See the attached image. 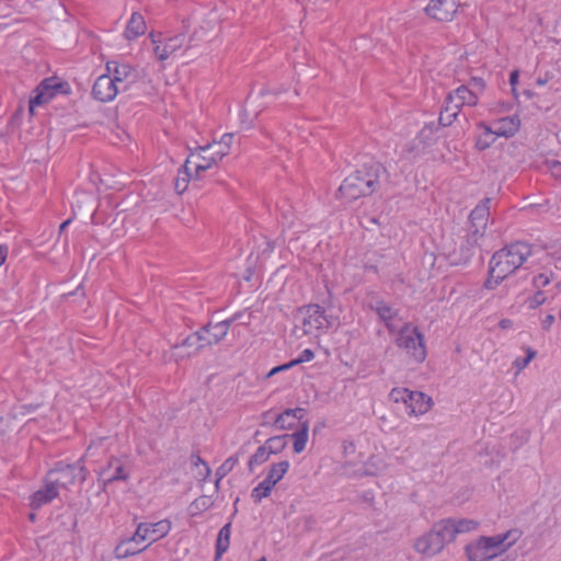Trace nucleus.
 Instances as JSON below:
<instances>
[{"instance_id": "nucleus-1", "label": "nucleus", "mask_w": 561, "mask_h": 561, "mask_svg": "<svg viewBox=\"0 0 561 561\" xmlns=\"http://www.w3.org/2000/svg\"><path fill=\"white\" fill-rule=\"evenodd\" d=\"M388 172L379 162L365 163L362 169L348 175L339 191L348 201L371 195L377 187L388 181Z\"/></svg>"}, {"instance_id": "nucleus-2", "label": "nucleus", "mask_w": 561, "mask_h": 561, "mask_svg": "<svg viewBox=\"0 0 561 561\" xmlns=\"http://www.w3.org/2000/svg\"><path fill=\"white\" fill-rule=\"evenodd\" d=\"M531 245L527 242L516 241L497 250L491 257L489 265L492 273L496 272L501 277H508L518 270L531 255Z\"/></svg>"}, {"instance_id": "nucleus-3", "label": "nucleus", "mask_w": 561, "mask_h": 561, "mask_svg": "<svg viewBox=\"0 0 561 561\" xmlns=\"http://www.w3.org/2000/svg\"><path fill=\"white\" fill-rule=\"evenodd\" d=\"M295 320L297 323L293 329V334L298 339L337 325V318L325 314L324 309L319 305H307L299 308Z\"/></svg>"}, {"instance_id": "nucleus-4", "label": "nucleus", "mask_w": 561, "mask_h": 561, "mask_svg": "<svg viewBox=\"0 0 561 561\" xmlns=\"http://www.w3.org/2000/svg\"><path fill=\"white\" fill-rule=\"evenodd\" d=\"M399 348L405 351L407 355L415 363H423L426 358L424 337L417 328H411L405 323L396 339Z\"/></svg>"}, {"instance_id": "nucleus-5", "label": "nucleus", "mask_w": 561, "mask_h": 561, "mask_svg": "<svg viewBox=\"0 0 561 561\" xmlns=\"http://www.w3.org/2000/svg\"><path fill=\"white\" fill-rule=\"evenodd\" d=\"M81 461L82 459L72 465L58 463L47 474L50 483H54L57 489H69L77 481L82 483L85 480V472Z\"/></svg>"}, {"instance_id": "nucleus-6", "label": "nucleus", "mask_w": 561, "mask_h": 561, "mask_svg": "<svg viewBox=\"0 0 561 561\" xmlns=\"http://www.w3.org/2000/svg\"><path fill=\"white\" fill-rule=\"evenodd\" d=\"M171 523L169 520H160L153 524L140 523L131 537V540H150L154 542L169 534Z\"/></svg>"}, {"instance_id": "nucleus-7", "label": "nucleus", "mask_w": 561, "mask_h": 561, "mask_svg": "<svg viewBox=\"0 0 561 561\" xmlns=\"http://www.w3.org/2000/svg\"><path fill=\"white\" fill-rule=\"evenodd\" d=\"M205 346L206 344L204 342L202 331L195 332L183 340L181 344H176L172 347L170 359L178 362L191 356L192 353H195Z\"/></svg>"}, {"instance_id": "nucleus-8", "label": "nucleus", "mask_w": 561, "mask_h": 561, "mask_svg": "<svg viewBox=\"0 0 561 561\" xmlns=\"http://www.w3.org/2000/svg\"><path fill=\"white\" fill-rule=\"evenodd\" d=\"M106 69L108 72L113 73L112 80L115 81V84H121L122 91H127L129 89V84L136 82L137 80V71L128 64H118L117 61H108L106 64Z\"/></svg>"}, {"instance_id": "nucleus-9", "label": "nucleus", "mask_w": 561, "mask_h": 561, "mask_svg": "<svg viewBox=\"0 0 561 561\" xmlns=\"http://www.w3.org/2000/svg\"><path fill=\"white\" fill-rule=\"evenodd\" d=\"M129 478V471L126 469L122 459L112 458L106 466L99 471V480L106 486L116 481H126Z\"/></svg>"}, {"instance_id": "nucleus-10", "label": "nucleus", "mask_w": 561, "mask_h": 561, "mask_svg": "<svg viewBox=\"0 0 561 561\" xmlns=\"http://www.w3.org/2000/svg\"><path fill=\"white\" fill-rule=\"evenodd\" d=\"M458 7L459 0H431L425 11L431 18L446 22L454 18Z\"/></svg>"}, {"instance_id": "nucleus-11", "label": "nucleus", "mask_w": 561, "mask_h": 561, "mask_svg": "<svg viewBox=\"0 0 561 561\" xmlns=\"http://www.w3.org/2000/svg\"><path fill=\"white\" fill-rule=\"evenodd\" d=\"M119 91H122L119 85L115 84L110 75L100 76L92 88L94 99L101 102L112 101Z\"/></svg>"}, {"instance_id": "nucleus-12", "label": "nucleus", "mask_w": 561, "mask_h": 561, "mask_svg": "<svg viewBox=\"0 0 561 561\" xmlns=\"http://www.w3.org/2000/svg\"><path fill=\"white\" fill-rule=\"evenodd\" d=\"M519 536L520 534L518 530L512 529L504 534L491 537H481L483 538V541L489 545L491 551H493L494 554L497 557L501 553L505 552L510 547H512L517 541Z\"/></svg>"}, {"instance_id": "nucleus-13", "label": "nucleus", "mask_w": 561, "mask_h": 561, "mask_svg": "<svg viewBox=\"0 0 561 561\" xmlns=\"http://www.w3.org/2000/svg\"><path fill=\"white\" fill-rule=\"evenodd\" d=\"M57 80L55 78L44 79L35 89V95L31 98L28 110L34 113V107L49 102L56 95Z\"/></svg>"}, {"instance_id": "nucleus-14", "label": "nucleus", "mask_w": 561, "mask_h": 561, "mask_svg": "<svg viewBox=\"0 0 561 561\" xmlns=\"http://www.w3.org/2000/svg\"><path fill=\"white\" fill-rule=\"evenodd\" d=\"M233 319H227L216 324L208 323L202 328V333L206 346L218 344L228 333Z\"/></svg>"}, {"instance_id": "nucleus-15", "label": "nucleus", "mask_w": 561, "mask_h": 561, "mask_svg": "<svg viewBox=\"0 0 561 561\" xmlns=\"http://www.w3.org/2000/svg\"><path fill=\"white\" fill-rule=\"evenodd\" d=\"M414 548L419 553L435 556L444 549V546L442 545V540L438 539V535L431 529L415 541Z\"/></svg>"}, {"instance_id": "nucleus-16", "label": "nucleus", "mask_w": 561, "mask_h": 561, "mask_svg": "<svg viewBox=\"0 0 561 561\" xmlns=\"http://www.w3.org/2000/svg\"><path fill=\"white\" fill-rule=\"evenodd\" d=\"M407 397L405 410L408 414H424L432 405V399L423 392L409 390Z\"/></svg>"}, {"instance_id": "nucleus-17", "label": "nucleus", "mask_w": 561, "mask_h": 561, "mask_svg": "<svg viewBox=\"0 0 561 561\" xmlns=\"http://www.w3.org/2000/svg\"><path fill=\"white\" fill-rule=\"evenodd\" d=\"M465 550L469 561H486L496 557L482 537L467 545Z\"/></svg>"}, {"instance_id": "nucleus-18", "label": "nucleus", "mask_w": 561, "mask_h": 561, "mask_svg": "<svg viewBox=\"0 0 561 561\" xmlns=\"http://www.w3.org/2000/svg\"><path fill=\"white\" fill-rule=\"evenodd\" d=\"M58 495V489L54 483H50L48 476L46 477L44 488L36 491L31 497V506L38 510L44 504L49 503Z\"/></svg>"}, {"instance_id": "nucleus-19", "label": "nucleus", "mask_w": 561, "mask_h": 561, "mask_svg": "<svg viewBox=\"0 0 561 561\" xmlns=\"http://www.w3.org/2000/svg\"><path fill=\"white\" fill-rule=\"evenodd\" d=\"M490 203L491 198L486 197L474 207L469 216L470 226L477 228H486L488 219L490 216Z\"/></svg>"}, {"instance_id": "nucleus-20", "label": "nucleus", "mask_w": 561, "mask_h": 561, "mask_svg": "<svg viewBox=\"0 0 561 561\" xmlns=\"http://www.w3.org/2000/svg\"><path fill=\"white\" fill-rule=\"evenodd\" d=\"M519 125L520 121L516 115L503 117L495 123L494 135L512 137L518 131Z\"/></svg>"}, {"instance_id": "nucleus-21", "label": "nucleus", "mask_w": 561, "mask_h": 561, "mask_svg": "<svg viewBox=\"0 0 561 561\" xmlns=\"http://www.w3.org/2000/svg\"><path fill=\"white\" fill-rule=\"evenodd\" d=\"M460 111L459 105L455 103L454 94L449 93L445 100V106L439 114V124L443 126H450L456 119Z\"/></svg>"}, {"instance_id": "nucleus-22", "label": "nucleus", "mask_w": 561, "mask_h": 561, "mask_svg": "<svg viewBox=\"0 0 561 561\" xmlns=\"http://www.w3.org/2000/svg\"><path fill=\"white\" fill-rule=\"evenodd\" d=\"M306 414L305 409L302 408H296V409H287L283 413L278 414L275 420V425L279 430H287L291 428L294 423L293 421H288V419L291 420H298L300 423L304 422L302 419Z\"/></svg>"}, {"instance_id": "nucleus-23", "label": "nucleus", "mask_w": 561, "mask_h": 561, "mask_svg": "<svg viewBox=\"0 0 561 561\" xmlns=\"http://www.w3.org/2000/svg\"><path fill=\"white\" fill-rule=\"evenodd\" d=\"M373 309L376 311L378 317L385 322L386 327L389 331L393 332L397 330V325L394 324V319L398 316L397 310H393L389 305L383 301H377Z\"/></svg>"}, {"instance_id": "nucleus-24", "label": "nucleus", "mask_w": 561, "mask_h": 561, "mask_svg": "<svg viewBox=\"0 0 561 561\" xmlns=\"http://www.w3.org/2000/svg\"><path fill=\"white\" fill-rule=\"evenodd\" d=\"M146 22L140 13L134 12L127 23L125 36L127 39H134L146 32Z\"/></svg>"}, {"instance_id": "nucleus-25", "label": "nucleus", "mask_w": 561, "mask_h": 561, "mask_svg": "<svg viewBox=\"0 0 561 561\" xmlns=\"http://www.w3.org/2000/svg\"><path fill=\"white\" fill-rule=\"evenodd\" d=\"M432 530L438 535V539L442 540V545L445 547L446 543L455 540V529H453V519H444L436 523Z\"/></svg>"}, {"instance_id": "nucleus-26", "label": "nucleus", "mask_w": 561, "mask_h": 561, "mask_svg": "<svg viewBox=\"0 0 561 561\" xmlns=\"http://www.w3.org/2000/svg\"><path fill=\"white\" fill-rule=\"evenodd\" d=\"M455 96V103L461 106L470 105L474 106L478 103V94L476 91L470 90L466 85H460L454 92H451Z\"/></svg>"}, {"instance_id": "nucleus-27", "label": "nucleus", "mask_w": 561, "mask_h": 561, "mask_svg": "<svg viewBox=\"0 0 561 561\" xmlns=\"http://www.w3.org/2000/svg\"><path fill=\"white\" fill-rule=\"evenodd\" d=\"M309 423L308 421L301 422L300 428L293 433L290 438L294 439V451L300 454L305 448L308 440Z\"/></svg>"}, {"instance_id": "nucleus-28", "label": "nucleus", "mask_w": 561, "mask_h": 561, "mask_svg": "<svg viewBox=\"0 0 561 561\" xmlns=\"http://www.w3.org/2000/svg\"><path fill=\"white\" fill-rule=\"evenodd\" d=\"M231 523H227L220 530L216 541V559H219L229 548Z\"/></svg>"}, {"instance_id": "nucleus-29", "label": "nucleus", "mask_w": 561, "mask_h": 561, "mask_svg": "<svg viewBox=\"0 0 561 561\" xmlns=\"http://www.w3.org/2000/svg\"><path fill=\"white\" fill-rule=\"evenodd\" d=\"M485 230L486 228H477L470 226L466 242L462 245L468 252L467 257L471 255L470 251L472 248L480 245V240L484 237Z\"/></svg>"}, {"instance_id": "nucleus-30", "label": "nucleus", "mask_w": 561, "mask_h": 561, "mask_svg": "<svg viewBox=\"0 0 561 561\" xmlns=\"http://www.w3.org/2000/svg\"><path fill=\"white\" fill-rule=\"evenodd\" d=\"M485 230L486 228H477L470 226L466 242L462 245L468 252L467 257L471 255L470 251L472 248L480 245V240L484 237Z\"/></svg>"}, {"instance_id": "nucleus-31", "label": "nucleus", "mask_w": 561, "mask_h": 561, "mask_svg": "<svg viewBox=\"0 0 561 561\" xmlns=\"http://www.w3.org/2000/svg\"><path fill=\"white\" fill-rule=\"evenodd\" d=\"M289 438V434L274 436L268 438L264 445L266 446L271 455H276L282 453L286 448Z\"/></svg>"}, {"instance_id": "nucleus-32", "label": "nucleus", "mask_w": 561, "mask_h": 561, "mask_svg": "<svg viewBox=\"0 0 561 561\" xmlns=\"http://www.w3.org/2000/svg\"><path fill=\"white\" fill-rule=\"evenodd\" d=\"M133 542H139V540H131V537H130L126 540H123L119 545H117L115 548L116 558L125 559L127 557L135 556V554L144 551V549L131 548L130 545Z\"/></svg>"}, {"instance_id": "nucleus-33", "label": "nucleus", "mask_w": 561, "mask_h": 561, "mask_svg": "<svg viewBox=\"0 0 561 561\" xmlns=\"http://www.w3.org/2000/svg\"><path fill=\"white\" fill-rule=\"evenodd\" d=\"M288 468L289 462L287 460L274 463L265 478L270 479V481H272V483L276 485V483L280 481V479L287 472Z\"/></svg>"}, {"instance_id": "nucleus-34", "label": "nucleus", "mask_w": 561, "mask_h": 561, "mask_svg": "<svg viewBox=\"0 0 561 561\" xmlns=\"http://www.w3.org/2000/svg\"><path fill=\"white\" fill-rule=\"evenodd\" d=\"M274 486L275 485L272 483V481H270V479L265 478L261 483H259L257 486H255L252 490L251 496L255 502H261L262 499L270 495V493Z\"/></svg>"}, {"instance_id": "nucleus-35", "label": "nucleus", "mask_w": 561, "mask_h": 561, "mask_svg": "<svg viewBox=\"0 0 561 561\" xmlns=\"http://www.w3.org/2000/svg\"><path fill=\"white\" fill-rule=\"evenodd\" d=\"M150 38H151L152 44L154 45L153 51H154V55L157 56V58L160 61L168 59L170 57V55L167 50L165 45L162 44V34L161 33H158V34L151 33Z\"/></svg>"}, {"instance_id": "nucleus-36", "label": "nucleus", "mask_w": 561, "mask_h": 561, "mask_svg": "<svg viewBox=\"0 0 561 561\" xmlns=\"http://www.w3.org/2000/svg\"><path fill=\"white\" fill-rule=\"evenodd\" d=\"M190 163H191V159L188 158V159H186L185 164L183 167V175H181V173H180L174 183V188H175L176 193L180 195L186 191L187 185H188V181L191 178V173L188 172Z\"/></svg>"}, {"instance_id": "nucleus-37", "label": "nucleus", "mask_w": 561, "mask_h": 561, "mask_svg": "<svg viewBox=\"0 0 561 561\" xmlns=\"http://www.w3.org/2000/svg\"><path fill=\"white\" fill-rule=\"evenodd\" d=\"M478 522L473 519H453V529H455V537L458 534L469 533L478 527Z\"/></svg>"}, {"instance_id": "nucleus-38", "label": "nucleus", "mask_w": 561, "mask_h": 561, "mask_svg": "<svg viewBox=\"0 0 561 561\" xmlns=\"http://www.w3.org/2000/svg\"><path fill=\"white\" fill-rule=\"evenodd\" d=\"M185 42H186V37L184 34L181 33V34L169 37L165 41L164 45L167 47L169 55L171 56L172 54L178 51L180 48H182L184 46Z\"/></svg>"}, {"instance_id": "nucleus-39", "label": "nucleus", "mask_w": 561, "mask_h": 561, "mask_svg": "<svg viewBox=\"0 0 561 561\" xmlns=\"http://www.w3.org/2000/svg\"><path fill=\"white\" fill-rule=\"evenodd\" d=\"M270 451L267 450L266 446L263 445L261 447H259L255 451L254 455L251 456L250 460H249V468L250 470H252V468L254 466H259V465H262L264 463L265 461H267L268 457H270Z\"/></svg>"}, {"instance_id": "nucleus-40", "label": "nucleus", "mask_w": 561, "mask_h": 561, "mask_svg": "<svg viewBox=\"0 0 561 561\" xmlns=\"http://www.w3.org/2000/svg\"><path fill=\"white\" fill-rule=\"evenodd\" d=\"M238 462V457L231 456L217 469L216 474L218 476L216 486L219 484V480L226 477Z\"/></svg>"}, {"instance_id": "nucleus-41", "label": "nucleus", "mask_w": 561, "mask_h": 561, "mask_svg": "<svg viewBox=\"0 0 561 561\" xmlns=\"http://www.w3.org/2000/svg\"><path fill=\"white\" fill-rule=\"evenodd\" d=\"M526 353L527 355L525 357H517L513 363V366L517 369V373L526 368L537 354L536 351L530 347L526 348Z\"/></svg>"}, {"instance_id": "nucleus-42", "label": "nucleus", "mask_w": 561, "mask_h": 561, "mask_svg": "<svg viewBox=\"0 0 561 561\" xmlns=\"http://www.w3.org/2000/svg\"><path fill=\"white\" fill-rule=\"evenodd\" d=\"M489 277L486 278V280L484 282L483 284V287L485 289H489V290H493L495 289L504 279H506L507 277H501V278H497L499 276H501L500 274H497L496 272H493L492 273V266L489 265Z\"/></svg>"}, {"instance_id": "nucleus-43", "label": "nucleus", "mask_w": 561, "mask_h": 561, "mask_svg": "<svg viewBox=\"0 0 561 561\" xmlns=\"http://www.w3.org/2000/svg\"><path fill=\"white\" fill-rule=\"evenodd\" d=\"M408 392L409 389L407 388H394L391 390L389 396L393 402H402L405 405L408 401Z\"/></svg>"}, {"instance_id": "nucleus-44", "label": "nucleus", "mask_w": 561, "mask_h": 561, "mask_svg": "<svg viewBox=\"0 0 561 561\" xmlns=\"http://www.w3.org/2000/svg\"><path fill=\"white\" fill-rule=\"evenodd\" d=\"M209 506V499L207 496H202L199 499H196L191 504L192 514H196L198 512L207 510Z\"/></svg>"}, {"instance_id": "nucleus-45", "label": "nucleus", "mask_w": 561, "mask_h": 561, "mask_svg": "<svg viewBox=\"0 0 561 561\" xmlns=\"http://www.w3.org/2000/svg\"><path fill=\"white\" fill-rule=\"evenodd\" d=\"M313 357L314 353L311 350L306 348L305 351H302L298 358L289 362L288 366H295L305 362H310L311 359H313Z\"/></svg>"}, {"instance_id": "nucleus-46", "label": "nucleus", "mask_w": 561, "mask_h": 561, "mask_svg": "<svg viewBox=\"0 0 561 561\" xmlns=\"http://www.w3.org/2000/svg\"><path fill=\"white\" fill-rule=\"evenodd\" d=\"M529 308L536 309L546 301V296L541 290H537L533 297L529 298Z\"/></svg>"}, {"instance_id": "nucleus-47", "label": "nucleus", "mask_w": 561, "mask_h": 561, "mask_svg": "<svg viewBox=\"0 0 561 561\" xmlns=\"http://www.w3.org/2000/svg\"><path fill=\"white\" fill-rule=\"evenodd\" d=\"M202 160L203 162H199V163H196L195 164V173H196V176H198V174L203 171H206L208 170L213 164H215L216 162H213L210 160V157L209 158H206V157H202Z\"/></svg>"}, {"instance_id": "nucleus-48", "label": "nucleus", "mask_w": 561, "mask_h": 561, "mask_svg": "<svg viewBox=\"0 0 561 561\" xmlns=\"http://www.w3.org/2000/svg\"><path fill=\"white\" fill-rule=\"evenodd\" d=\"M549 283H550V279L545 274H539V275L535 276L533 279L534 287L537 288L538 290H540L542 287L547 286Z\"/></svg>"}, {"instance_id": "nucleus-49", "label": "nucleus", "mask_w": 561, "mask_h": 561, "mask_svg": "<svg viewBox=\"0 0 561 561\" xmlns=\"http://www.w3.org/2000/svg\"><path fill=\"white\" fill-rule=\"evenodd\" d=\"M234 135L232 133L224 134L220 138V141L215 144L217 147H225L226 149H230Z\"/></svg>"}, {"instance_id": "nucleus-50", "label": "nucleus", "mask_w": 561, "mask_h": 561, "mask_svg": "<svg viewBox=\"0 0 561 561\" xmlns=\"http://www.w3.org/2000/svg\"><path fill=\"white\" fill-rule=\"evenodd\" d=\"M549 168H550L551 174L556 179L561 180V162L553 160V161L549 162Z\"/></svg>"}, {"instance_id": "nucleus-51", "label": "nucleus", "mask_w": 561, "mask_h": 561, "mask_svg": "<svg viewBox=\"0 0 561 561\" xmlns=\"http://www.w3.org/2000/svg\"><path fill=\"white\" fill-rule=\"evenodd\" d=\"M228 151H229V149H226L225 147H218V149L210 156V160L213 162H218L225 156L228 154Z\"/></svg>"}, {"instance_id": "nucleus-52", "label": "nucleus", "mask_w": 561, "mask_h": 561, "mask_svg": "<svg viewBox=\"0 0 561 561\" xmlns=\"http://www.w3.org/2000/svg\"><path fill=\"white\" fill-rule=\"evenodd\" d=\"M518 78H519V72L518 70H514L511 72L510 75V83L512 85V92L515 96H517V93H516V85L518 83Z\"/></svg>"}, {"instance_id": "nucleus-53", "label": "nucleus", "mask_w": 561, "mask_h": 561, "mask_svg": "<svg viewBox=\"0 0 561 561\" xmlns=\"http://www.w3.org/2000/svg\"><path fill=\"white\" fill-rule=\"evenodd\" d=\"M191 459H192V463H193L194 466L203 465V466H204V468H205L206 474H209V473H210V469H209V467L207 466V463H206V462H204V461L202 460V458H201L199 456H197V455H192Z\"/></svg>"}, {"instance_id": "nucleus-54", "label": "nucleus", "mask_w": 561, "mask_h": 561, "mask_svg": "<svg viewBox=\"0 0 561 561\" xmlns=\"http://www.w3.org/2000/svg\"><path fill=\"white\" fill-rule=\"evenodd\" d=\"M554 322V316L553 314H548L545 320L542 321V329L548 331L550 330L552 323Z\"/></svg>"}, {"instance_id": "nucleus-55", "label": "nucleus", "mask_w": 561, "mask_h": 561, "mask_svg": "<svg viewBox=\"0 0 561 561\" xmlns=\"http://www.w3.org/2000/svg\"><path fill=\"white\" fill-rule=\"evenodd\" d=\"M8 254V248L0 245V266L4 263Z\"/></svg>"}, {"instance_id": "nucleus-56", "label": "nucleus", "mask_w": 561, "mask_h": 561, "mask_svg": "<svg viewBox=\"0 0 561 561\" xmlns=\"http://www.w3.org/2000/svg\"><path fill=\"white\" fill-rule=\"evenodd\" d=\"M291 366H288V363L287 364H284V365H280V366H277V367H274L270 373H268V376H272L278 371H282V370H285V369H288L290 368Z\"/></svg>"}, {"instance_id": "nucleus-57", "label": "nucleus", "mask_w": 561, "mask_h": 561, "mask_svg": "<svg viewBox=\"0 0 561 561\" xmlns=\"http://www.w3.org/2000/svg\"><path fill=\"white\" fill-rule=\"evenodd\" d=\"M479 127L482 128L484 130V134L485 135H494V128L485 125L484 123H480L479 124Z\"/></svg>"}, {"instance_id": "nucleus-58", "label": "nucleus", "mask_w": 561, "mask_h": 561, "mask_svg": "<svg viewBox=\"0 0 561 561\" xmlns=\"http://www.w3.org/2000/svg\"><path fill=\"white\" fill-rule=\"evenodd\" d=\"M490 146V142L488 141H484L483 139H478L477 141V147L480 149V150H484L486 149L488 147Z\"/></svg>"}, {"instance_id": "nucleus-59", "label": "nucleus", "mask_w": 561, "mask_h": 561, "mask_svg": "<svg viewBox=\"0 0 561 561\" xmlns=\"http://www.w3.org/2000/svg\"><path fill=\"white\" fill-rule=\"evenodd\" d=\"M472 83L476 88H478L480 90L483 89V87H484V83H483L482 79H480V78H473Z\"/></svg>"}, {"instance_id": "nucleus-60", "label": "nucleus", "mask_w": 561, "mask_h": 561, "mask_svg": "<svg viewBox=\"0 0 561 561\" xmlns=\"http://www.w3.org/2000/svg\"><path fill=\"white\" fill-rule=\"evenodd\" d=\"M68 87V84L66 82H58L57 81V87H56V93L57 92H66V88Z\"/></svg>"}, {"instance_id": "nucleus-61", "label": "nucleus", "mask_w": 561, "mask_h": 561, "mask_svg": "<svg viewBox=\"0 0 561 561\" xmlns=\"http://www.w3.org/2000/svg\"><path fill=\"white\" fill-rule=\"evenodd\" d=\"M283 217L288 220L290 224L293 222V214H289V210H283L282 209Z\"/></svg>"}, {"instance_id": "nucleus-62", "label": "nucleus", "mask_w": 561, "mask_h": 561, "mask_svg": "<svg viewBox=\"0 0 561 561\" xmlns=\"http://www.w3.org/2000/svg\"><path fill=\"white\" fill-rule=\"evenodd\" d=\"M511 324H512V322H511V320H508V319H503V320H501V322H500V327H501V328H503V329H507V328H510V327H511Z\"/></svg>"}, {"instance_id": "nucleus-63", "label": "nucleus", "mask_w": 561, "mask_h": 561, "mask_svg": "<svg viewBox=\"0 0 561 561\" xmlns=\"http://www.w3.org/2000/svg\"><path fill=\"white\" fill-rule=\"evenodd\" d=\"M71 222V219H67L66 221H64L60 226H59V233H62L64 230L69 226V224Z\"/></svg>"}, {"instance_id": "nucleus-64", "label": "nucleus", "mask_w": 561, "mask_h": 561, "mask_svg": "<svg viewBox=\"0 0 561 561\" xmlns=\"http://www.w3.org/2000/svg\"><path fill=\"white\" fill-rule=\"evenodd\" d=\"M354 449H355V447H354V444H353V443H347V444L345 443V444H344V450H345V453H348V450L354 451Z\"/></svg>"}]
</instances>
